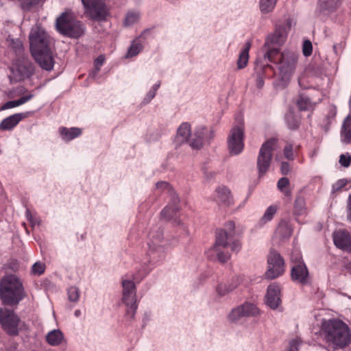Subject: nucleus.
Here are the masks:
<instances>
[{"label": "nucleus", "instance_id": "29", "mask_svg": "<svg viewBox=\"0 0 351 351\" xmlns=\"http://www.w3.org/2000/svg\"><path fill=\"white\" fill-rule=\"evenodd\" d=\"M34 94L29 93L26 95L21 97L19 99L9 101L3 104V106L1 107V109L6 110V109H10V108H15L19 106H21V105L26 103L27 101H29L31 99H32L34 97Z\"/></svg>", "mask_w": 351, "mask_h": 351}, {"label": "nucleus", "instance_id": "8", "mask_svg": "<svg viewBox=\"0 0 351 351\" xmlns=\"http://www.w3.org/2000/svg\"><path fill=\"white\" fill-rule=\"evenodd\" d=\"M227 143L231 155L237 156L243 152L244 149V124L242 120L232 128Z\"/></svg>", "mask_w": 351, "mask_h": 351}, {"label": "nucleus", "instance_id": "3", "mask_svg": "<svg viewBox=\"0 0 351 351\" xmlns=\"http://www.w3.org/2000/svg\"><path fill=\"white\" fill-rule=\"evenodd\" d=\"M25 296L21 280L15 275H8L0 282V298L4 304H17Z\"/></svg>", "mask_w": 351, "mask_h": 351}, {"label": "nucleus", "instance_id": "37", "mask_svg": "<svg viewBox=\"0 0 351 351\" xmlns=\"http://www.w3.org/2000/svg\"><path fill=\"white\" fill-rule=\"evenodd\" d=\"M160 86V83L158 82V83L155 84L150 88V90H149V92L147 93V94L145 95V98L143 99V103L144 104H149L152 101V99L154 98V97L156 95V92H157L158 89L159 88Z\"/></svg>", "mask_w": 351, "mask_h": 351}, {"label": "nucleus", "instance_id": "59", "mask_svg": "<svg viewBox=\"0 0 351 351\" xmlns=\"http://www.w3.org/2000/svg\"><path fill=\"white\" fill-rule=\"evenodd\" d=\"M74 315L77 317H80L81 315V311L79 310V309L75 310V312H74Z\"/></svg>", "mask_w": 351, "mask_h": 351}, {"label": "nucleus", "instance_id": "48", "mask_svg": "<svg viewBox=\"0 0 351 351\" xmlns=\"http://www.w3.org/2000/svg\"><path fill=\"white\" fill-rule=\"evenodd\" d=\"M156 189L159 192H170L171 189L167 182L161 181L156 184Z\"/></svg>", "mask_w": 351, "mask_h": 351}, {"label": "nucleus", "instance_id": "12", "mask_svg": "<svg viewBox=\"0 0 351 351\" xmlns=\"http://www.w3.org/2000/svg\"><path fill=\"white\" fill-rule=\"evenodd\" d=\"M0 322L4 330L10 335L19 333L21 321L12 311L8 308L0 310Z\"/></svg>", "mask_w": 351, "mask_h": 351}, {"label": "nucleus", "instance_id": "52", "mask_svg": "<svg viewBox=\"0 0 351 351\" xmlns=\"http://www.w3.org/2000/svg\"><path fill=\"white\" fill-rule=\"evenodd\" d=\"M291 170L289 164L287 162H282L280 166V171L283 175H287Z\"/></svg>", "mask_w": 351, "mask_h": 351}, {"label": "nucleus", "instance_id": "11", "mask_svg": "<svg viewBox=\"0 0 351 351\" xmlns=\"http://www.w3.org/2000/svg\"><path fill=\"white\" fill-rule=\"evenodd\" d=\"M85 8V14L91 19L105 21L108 15V9L104 0H81Z\"/></svg>", "mask_w": 351, "mask_h": 351}, {"label": "nucleus", "instance_id": "60", "mask_svg": "<svg viewBox=\"0 0 351 351\" xmlns=\"http://www.w3.org/2000/svg\"><path fill=\"white\" fill-rule=\"evenodd\" d=\"M15 44L16 45L17 49H20L22 47V44L19 40H16Z\"/></svg>", "mask_w": 351, "mask_h": 351}, {"label": "nucleus", "instance_id": "38", "mask_svg": "<svg viewBox=\"0 0 351 351\" xmlns=\"http://www.w3.org/2000/svg\"><path fill=\"white\" fill-rule=\"evenodd\" d=\"M67 295L70 302H77L80 298V290L76 287H71L67 290Z\"/></svg>", "mask_w": 351, "mask_h": 351}, {"label": "nucleus", "instance_id": "45", "mask_svg": "<svg viewBox=\"0 0 351 351\" xmlns=\"http://www.w3.org/2000/svg\"><path fill=\"white\" fill-rule=\"evenodd\" d=\"M283 154L287 160H292L294 159V154L293 150V145L291 144L287 143L283 149Z\"/></svg>", "mask_w": 351, "mask_h": 351}, {"label": "nucleus", "instance_id": "24", "mask_svg": "<svg viewBox=\"0 0 351 351\" xmlns=\"http://www.w3.org/2000/svg\"><path fill=\"white\" fill-rule=\"evenodd\" d=\"M179 200L178 197H173L172 202L167 206L161 212L162 217L169 220L173 217L176 213L180 210L178 205Z\"/></svg>", "mask_w": 351, "mask_h": 351}, {"label": "nucleus", "instance_id": "35", "mask_svg": "<svg viewBox=\"0 0 351 351\" xmlns=\"http://www.w3.org/2000/svg\"><path fill=\"white\" fill-rule=\"evenodd\" d=\"M140 18L139 12L136 11H130L128 12L125 17L124 20V25L125 26H131L136 23H137Z\"/></svg>", "mask_w": 351, "mask_h": 351}, {"label": "nucleus", "instance_id": "53", "mask_svg": "<svg viewBox=\"0 0 351 351\" xmlns=\"http://www.w3.org/2000/svg\"><path fill=\"white\" fill-rule=\"evenodd\" d=\"M350 126H351V116L348 115L343 121V125L341 127V130H346V129L351 128Z\"/></svg>", "mask_w": 351, "mask_h": 351}, {"label": "nucleus", "instance_id": "57", "mask_svg": "<svg viewBox=\"0 0 351 351\" xmlns=\"http://www.w3.org/2000/svg\"><path fill=\"white\" fill-rule=\"evenodd\" d=\"M264 86V80L263 77L258 74L256 77V86L261 88Z\"/></svg>", "mask_w": 351, "mask_h": 351}, {"label": "nucleus", "instance_id": "20", "mask_svg": "<svg viewBox=\"0 0 351 351\" xmlns=\"http://www.w3.org/2000/svg\"><path fill=\"white\" fill-rule=\"evenodd\" d=\"M291 278L294 282L306 284L308 279V271L304 263L293 265L291 268Z\"/></svg>", "mask_w": 351, "mask_h": 351}, {"label": "nucleus", "instance_id": "13", "mask_svg": "<svg viewBox=\"0 0 351 351\" xmlns=\"http://www.w3.org/2000/svg\"><path fill=\"white\" fill-rule=\"evenodd\" d=\"M268 269L265 273L267 278L274 279L281 276L285 271L284 260L276 251L270 252L268 258Z\"/></svg>", "mask_w": 351, "mask_h": 351}, {"label": "nucleus", "instance_id": "28", "mask_svg": "<svg viewBox=\"0 0 351 351\" xmlns=\"http://www.w3.org/2000/svg\"><path fill=\"white\" fill-rule=\"evenodd\" d=\"M342 0H319L318 7L321 10L335 11L340 5Z\"/></svg>", "mask_w": 351, "mask_h": 351}, {"label": "nucleus", "instance_id": "22", "mask_svg": "<svg viewBox=\"0 0 351 351\" xmlns=\"http://www.w3.org/2000/svg\"><path fill=\"white\" fill-rule=\"evenodd\" d=\"M47 343L51 346H58L66 343L63 332L59 329L49 331L45 337Z\"/></svg>", "mask_w": 351, "mask_h": 351}, {"label": "nucleus", "instance_id": "16", "mask_svg": "<svg viewBox=\"0 0 351 351\" xmlns=\"http://www.w3.org/2000/svg\"><path fill=\"white\" fill-rule=\"evenodd\" d=\"M335 245L343 251L351 252V235L346 230H339L332 234Z\"/></svg>", "mask_w": 351, "mask_h": 351}, {"label": "nucleus", "instance_id": "40", "mask_svg": "<svg viewBox=\"0 0 351 351\" xmlns=\"http://www.w3.org/2000/svg\"><path fill=\"white\" fill-rule=\"evenodd\" d=\"M142 48L143 47L141 44L134 41L128 50L127 57H133L136 56L141 51Z\"/></svg>", "mask_w": 351, "mask_h": 351}, {"label": "nucleus", "instance_id": "27", "mask_svg": "<svg viewBox=\"0 0 351 351\" xmlns=\"http://www.w3.org/2000/svg\"><path fill=\"white\" fill-rule=\"evenodd\" d=\"M237 286V282H221L217 286L216 293L219 297H223L232 292Z\"/></svg>", "mask_w": 351, "mask_h": 351}, {"label": "nucleus", "instance_id": "61", "mask_svg": "<svg viewBox=\"0 0 351 351\" xmlns=\"http://www.w3.org/2000/svg\"><path fill=\"white\" fill-rule=\"evenodd\" d=\"M5 351H15V348H12V347L8 348L6 349Z\"/></svg>", "mask_w": 351, "mask_h": 351}, {"label": "nucleus", "instance_id": "34", "mask_svg": "<svg viewBox=\"0 0 351 351\" xmlns=\"http://www.w3.org/2000/svg\"><path fill=\"white\" fill-rule=\"evenodd\" d=\"M278 208V207L276 205L269 206L266 209L263 216L261 219V223L262 224H265V223H267L268 221H270L273 219L274 215L276 213Z\"/></svg>", "mask_w": 351, "mask_h": 351}, {"label": "nucleus", "instance_id": "39", "mask_svg": "<svg viewBox=\"0 0 351 351\" xmlns=\"http://www.w3.org/2000/svg\"><path fill=\"white\" fill-rule=\"evenodd\" d=\"M104 60H105V58L103 56H99L95 60V62H94V64H95V70L93 71H92L90 74H89V76L90 77H93V78H95L97 73H99V70H100V67L103 65L104 62Z\"/></svg>", "mask_w": 351, "mask_h": 351}, {"label": "nucleus", "instance_id": "18", "mask_svg": "<svg viewBox=\"0 0 351 351\" xmlns=\"http://www.w3.org/2000/svg\"><path fill=\"white\" fill-rule=\"evenodd\" d=\"M34 66L28 60H23L16 68H12V71L18 80H22L29 77L34 73Z\"/></svg>", "mask_w": 351, "mask_h": 351}, {"label": "nucleus", "instance_id": "7", "mask_svg": "<svg viewBox=\"0 0 351 351\" xmlns=\"http://www.w3.org/2000/svg\"><path fill=\"white\" fill-rule=\"evenodd\" d=\"M122 302L125 305L126 315L133 319L137 309L134 283L132 279L125 278L122 280Z\"/></svg>", "mask_w": 351, "mask_h": 351}, {"label": "nucleus", "instance_id": "30", "mask_svg": "<svg viewBox=\"0 0 351 351\" xmlns=\"http://www.w3.org/2000/svg\"><path fill=\"white\" fill-rule=\"evenodd\" d=\"M241 310H243L246 317H256L259 315V309L253 303L245 302L243 304L239 305Z\"/></svg>", "mask_w": 351, "mask_h": 351}, {"label": "nucleus", "instance_id": "55", "mask_svg": "<svg viewBox=\"0 0 351 351\" xmlns=\"http://www.w3.org/2000/svg\"><path fill=\"white\" fill-rule=\"evenodd\" d=\"M231 250L233 252H239L241 249V245L239 241H234L232 243L230 244Z\"/></svg>", "mask_w": 351, "mask_h": 351}, {"label": "nucleus", "instance_id": "62", "mask_svg": "<svg viewBox=\"0 0 351 351\" xmlns=\"http://www.w3.org/2000/svg\"><path fill=\"white\" fill-rule=\"evenodd\" d=\"M276 160H279V158H278V156H276Z\"/></svg>", "mask_w": 351, "mask_h": 351}, {"label": "nucleus", "instance_id": "10", "mask_svg": "<svg viewBox=\"0 0 351 351\" xmlns=\"http://www.w3.org/2000/svg\"><path fill=\"white\" fill-rule=\"evenodd\" d=\"M277 141L271 139L263 143L257 158V167L260 176L264 175L268 170L272 158V152L276 148Z\"/></svg>", "mask_w": 351, "mask_h": 351}, {"label": "nucleus", "instance_id": "5", "mask_svg": "<svg viewBox=\"0 0 351 351\" xmlns=\"http://www.w3.org/2000/svg\"><path fill=\"white\" fill-rule=\"evenodd\" d=\"M230 234H228L226 230H218L214 246L207 251L208 258L211 260L217 259L221 263L226 262L230 256L228 252H223L222 250L228 245V241L230 240Z\"/></svg>", "mask_w": 351, "mask_h": 351}, {"label": "nucleus", "instance_id": "19", "mask_svg": "<svg viewBox=\"0 0 351 351\" xmlns=\"http://www.w3.org/2000/svg\"><path fill=\"white\" fill-rule=\"evenodd\" d=\"M266 304L272 309L276 308L280 303V287L276 283L269 285L266 294Z\"/></svg>", "mask_w": 351, "mask_h": 351}, {"label": "nucleus", "instance_id": "33", "mask_svg": "<svg viewBox=\"0 0 351 351\" xmlns=\"http://www.w3.org/2000/svg\"><path fill=\"white\" fill-rule=\"evenodd\" d=\"M243 317H246L239 306L232 308L228 315V320L232 323H236Z\"/></svg>", "mask_w": 351, "mask_h": 351}, {"label": "nucleus", "instance_id": "58", "mask_svg": "<svg viewBox=\"0 0 351 351\" xmlns=\"http://www.w3.org/2000/svg\"><path fill=\"white\" fill-rule=\"evenodd\" d=\"M348 219L351 222V195L348 198Z\"/></svg>", "mask_w": 351, "mask_h": 351}, {"label": "nucleus", "instance_id": "42", "mask_svg": "<svg viewBox=\"0 0 351 351\" xmlns=\"http://www.w3.org/2000/svg\"><path fill=\"white\" fill-rule=\"evenodd\" d=\"M45 270V263L40 262H36L32 265V271L35 275H41Z\"/></svg>", "mask_w": 351, "mask_h": 351}, {"label": "nucleus", "instance_id": "36", "mask_svg": "<svg viewBox=\"0 0 351 351\" xmlns=\"http://www.w3.org/2000/svg\"><path fill=\"white\" fill-rule=\"evenodd\" d=\"M289 180L287 178H280L278 183H277V187L278 189L282 192L285 196H290L291 195V191L289 189Z\"/></svg>", "mask_w": 351, "mask_h": 351}, {"label": "nucleus", "instance_id": "32", "mask_svg": "<svg viewBox=\"0 0 351 351\" xmlns=\"http://www.w3.org/2000/svg\"><path fill=\"white\" fill-rule=\"evenodd\" d=\"M278 0H260V10L263 14H267L274 9Z\"/></svg>", "mask_w": 351, "mask_h": 351}, {"label": "nucleus", "instance_id": "47", "mask_svg": "<svg viewBox=\"0 0 351 351\" xmlns=\"http://www.w3.org/2000/svg\"><path fill=\"white\" fill-rule=\"evenodd\" d=\"M341 134L342 142L346 144L351 143V128L341 130Z\"/></svg>", "mask_w": 351, "mask_h": 351}, {"label": "nucleus", "instance_id": "46", "mask_svg": "<svg viewBox=\"0 0 351 351\" xmlns=\"http://www.w3.org/2000/svg\"><path fill=\"white\" fill-rule=\"evenodd\" d=\"M348 184V181L346 179H341L337 181L332 185V192H339L341 191V189L345 187Z\"/></svg>", "mask_w": 351, "mask_h": 351}, {"label": "nucleus", "instance_id": "2", "mask_svg": "<svg viewBox=\"0 0 351 351\" xmlns=\"http://www.w3.org/2000/svg\"><path fill=\"white\" fill-rule=\"evenodd\" d=\"M320 334L326 343L335 349L345 348L351 340L348 326L340 319H331L323 322Z\"/></svg>", "mask_w": 351, "mask_h": 351}, {"label": "nucleus", "instance_id": "14", "mask_svg": "<svg viewBox=\"0 0 351 351\" xmlns=\"http://www.w3.org/2000/svg\"><path fill=\"white\" fill-rule=\"evenodd\" d=\"M36 62L39 66L46 71H51L53 68L55 60L51 49L40 50L32 53Z\"/></svg>", "mask_w": 351, "mask_h": 351}, {"label": "nucleus", "instance_id": "25", "mask_svg": "<svg viewBox=\"0 0 351 351\" xmlns=\"http://www.w3.org/2000/svg\"><path fill=\"white\" fill-rule=\"evenodd\" d=\"M251 47V42L247 41L245 45L239 53V58L237 62V66L238 69H242L245 68L249 60V51Z\"/></svg>", "mask_w": 351, "mask_h": 351}, {"label": "nucleus", "instance_id": "56", "mask_svg": "<svg viewBox=\"0 0 351 351\" xmlns=\"http://www.w3.org/2000/svg\"><path fill=\"white\" fill-rule=\"evenodd\" d=\"M234 230V223L232 221H229L226 224V230L228 234H230V236L232 235V232Z\"/></svg>", "mask_w": 351, "mask_h": 351}, {"label": "nucleus", "instance_id": "51", "mask_svg": "<svg viewBox=\"0 0 351 351\" xmlns=\"http://www.w3.org/2000/svg\"><path fill=\"white\" fill-rule=\"evenodd\" d=\"M291 260L294 265L298 264L299 263H304L302 261V256L300 252L298 251L292 252Z\"/></svg>", "mask_w": 351, "mask_h": 351}, {"label": "nucleus", "instance_id": "31", "mask_svg": "<svg viewBox=\"0 0 351 351\" xmlns=\"http://www.w3.org/2000/svg\"><path fill=\"white\" fill-rule=\"evenodd\" d=\"M276 234L282 239L288 238L292 234V228L287 222L282 221L278 225Z\"/></svg>", "mask_w": 351, "mask_h": 351}, {"label": "nucleus", "instance_id": "1", "mask_svg": "<svg viewBox=\"0 0 351 351\" xmlns=\"http://www.w3.org/2000/svg\"><path fill=\"white\" fill-rule=\"evenodd\" d=\"M291 27L290 19L278 25L274 32L267 36L263 47L265 59L278 64L280 75L285 82L289 81L294 73L298 60L293 52H280V47L285 43Z\"/></svg>", "mask_w": 351, "mask_h": 351}, {"label": "nucleus", "instance_id": "50", "mask_svg": "<svg viewBox=\"0 0 351 351\" xmlns=\"http://www.w3.org/2000/svg\"><path fill=\"white\" fill-rule=\"evenodd\" d=\"M313 47L309 40H306L303 43L302 51L305 56H309L312 53Z\"/></svg>", "mask_w": 351, "mask_h": 351}, {"label": "nucleus", "instance_id": "6", "mask_svg": "<svg viewBox=\"0 0 351 351\" xmlns=\"http://www.w3.org/2000/svg\"><path fill=\"white\" fill-rule=\"evenodd\" d=\"M147 245V254L150 257L151 261L156 263L165 259L166 248L162 231L158 230L156 232H151Z\"/></svg>", "mask_w": 351, "mask_h": 351}, {"label": "nucleus", "instance_id": "41", "mask_svg": "<svg viewBox=\"0 0 351 351\" xmlns=\"http://www.w3.org/2000/svg\"><path fill=\"white\" fill-rule=\"evenodd\" d=\"M295 210L298 215L302 214L305 210V202L302 197H298L295 201Z\"/></svg>", "mask_w": 351, "mask_h": 351}, {"label": "nucleus", "instance_id": "49", "mask_svg": "<svg viewBox=\"0 0 351 351\" xmlns=\"http://www.w3.org/2000/svg\"><path fill=\"white\" fill-rule=\"evenodd\" d=\"M339 163L344 167H348L351 163V156L348 154H341L339 157Z\"/></svg>", "mask_w": 351, "mask_h": 351}, {"label": "nucleus", "instance_id": "4", "mask_svg": "<svg viewBox=\"0 0 351 351\" xmlns=\"http://www.w3.org/2000/svg\"><path fill=\"white\" fill-rule=\"evenodd\" d=\"M57 30L62 34L72 38H78L84 32L82 22L75 19L73 14L66 12L56 19Z\"/></svg>", "mask_w": 351, "mask_h": 351}, {"label": "nucleus", "instance_id": "54", "mask_svg": "<svg viewBox=\"0 0 351 351\" xmlns=\"http://www.w3.org/2000/svg\"><path fill=\"white\" fill-rule=\"evenodd\" d=\"M300 343V340L299 339H293L290 342V351H297Z\"/></svg>", "mask_w": 351, "mask_h": 351}, {"label": "nucleus", "instance_id": "44", "mask_svg": "<svg viewBox=\"0 0 351 351\" xmlns=\"http://www.w3.org/2000/svg\"><path fill=\"white\" fill-rule=\"evenodd\" d=\"M286 121L291 129H295L298 127V121L294 118L291 112L286 115Z\"/></svg>", "mask_w": 351, "mask_h": 351}, {"label": "nucleus", "instance_id": "21", "mask_svg": "<svg viewBox=\"0 0 351 351\" xmlns=\"http://www.w3.org/2000/svg\"><path fill=\"white\" fill-rule=\"evenodd\" d=\"M192 132L190 123L187 122L182 123L177 130V134L175 138V142L181 145L189 143L191 137Z\"/></svg>", "mask_w": 351, "mask_h": 351}, {"label": "nucleus", "instance_id": "43", "mask_svg": "<svg viewBox=\"0 0 351 351\" xmlns=\"http://www.w3.org/2000/svg\"><path fill=\"white\" fill-rule=\"evenodd\" d=\"M298 106L300 110H306L311 107V104L308 98L301 97L298 101Z\"/></svg>", "mask_w": 351, "mask_h": 351}, {"label": "nucleus", "instance_id": "17", "mask_svg": "<svg viewBox=\"0 0 351 351\" xmlns=\"http://www.w3.org/2000/svg\"><path fill=\"white\" fill-rule=\"evenodd\" d=\"M213 199L219 205L230 206L234 204L231 191L225 186H219L215 189Z\"/></svg>", "mask_w": 351, "mask_h": 351}, {"label": "nucleus", "instance_id": "63", "mask_svg": "<svg viewBox=\"0 0 351 351\" xmlns=\"http://www.w3.org/2000/svg\"><path fill=\"white\" fill-rule=\"evenodd\" d=\"M245 202H246V199H245V200L243 201V205H242V206H243V205L245 204Z\"/></svg>", "mask_w": 351, "mask_h": 351}, {"label": "nucleus", "instance_id": "26", "mask_svg": "<svg viewBox=\"0 0 351 351\" xmlns=\"http://www.w3.org/2000/svg\"><path fill=\"white\" fill-rule=\"evenodd\" d=\"M60 133L64 141H69L80 136L82 130L78 128H71L68 129L62 127L60 128Z\"/></svg>", "mask_w": 351, "mask_h": 351}, {"label": "nucleus", "instance_id": "23", "mask_svg": "<svg viewBox=\"0 0 351 351\" xmlns=\"http://www.w3.org/2000/svg\"><path fill=\"white\" fill-rule=\"evenodd\" d=\"M22 113H17L4 119L0 123L1 130H10L13 129L23 119Z\"/></svg>", "mask_w": 351, "mask_h": 351}, {"label": "nucleus", "instance_id": "15", "mask_svg": "<svg viewBox=\"0 0 351 351\" xmlns=\"http://www.w3.org/2000/svg\"><path fill=\"white\" fill-rule=\"evenodd\" d=\"M208 134H211V132L205 127H196L193 132H192L189 145L193 149L201 148L206 141L212 138L211 135L208 136Z\"/></svg>", "mask_w": 351, "mask_h": 351}, {"label": "nucleus", "instance_id": "9", "mask_svg": "<svg viewBox=\"0 0 351 351\" xmlns=\"http://www.w3.org/2000/svg\"><path fill=\"white\" fill-rule=\"evenodd\" d=\"M29 40L32 53L50 48V37L39 25H35L32 28Z\"/></svg>", "mask_w": 351, "mask_h": 351}]
</instances>
